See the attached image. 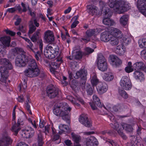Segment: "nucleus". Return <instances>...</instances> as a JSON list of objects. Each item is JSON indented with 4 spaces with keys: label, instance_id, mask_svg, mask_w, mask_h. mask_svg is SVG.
Wrapping results in <instances>:
<instances>
[{
    "label": "nucleus",
    "instance_id": "1",
    "mask_svg": "<svg viewBox=\"0 0 146 146\" xmlns=\"http://www.w3.org/2000/svg\"><path fill=\"white\" fill-rule=\"evenodd\" d=\"M71 110V108L67 104L62 103L54 105L53 109L54 114L57 116L61 117L63 120L66 121L69 124L70 122L69 115Z\"/></svg>",
    "mask_w": 146,
    "mask_h": 146
},
{
    "label": "nucleus",
    "instance_id": "2",
    "mask_svg": "<svg viewBox=\"0 0 146 146\" xmlns=\"http://www.w3.org/2000/svg\"><path fill=\"white\" fill-rule=\"evenodd\" d=\"M108 5L111 8H115L119 14L122 13L131 8L129 3L122 0H109Z\"/></svg>",
    "mask_w": 146,
    "mask_h": 146
},
{
    "label": "nucleus",
    "instance_id": "3",
    "mask_svg": "<svg viewBox=\"0 0 146 146\" xmlns=\"http://www.w3.org/2000/svg\"><path fill=\"white\" fill-rule=\"evenodd\" d=\"M28 69L24 71L25 76L31 78L35 77L38 76L40 72L35 60L29 57Z\"/></svg>",
    "mask_w": 146,
    "mask_h": 146
},
{
    "label": "nucleus",
    "instance_id": "4",
    "mask_svg": "<svg viewBox=\"0 0 146 146\" xmlns=\"http://www.w3.org/2000/svg\"><path fill=\"white\" fill-rule=\"evenodd\" d=\"M0 64L3 66L1 67L0 72L1 73V78L0 80L3 82H5L8 76V69L11 70L13 66L9 61L6 58H2L0 59Z\"/></svg>",
    "mask_w": 146,
    "mask_h": 146
},
{
    "label": "nucleus",
    "instance_id": "5",
    "mask_svg": "<svg viewBox=\"0 0 146 146\" xmlns=\"http://www.w3.org/2000/svg\"><path fill=\"white\" fill-rule=\"evenodd\" d=\"M29 60V57L24 54H19L15 59V64L17 66L19 67L25 66Z\"/></svg>",
    "mask_w": 146,
    "mask_h": 146
},
{
    "label": "nucleus",
    "instance_id": "6",
    "mask_svg": "<svg viewBox=\"0 0 146 146\" xmlns=\"http://www.w3.org/2000/svg\"><path fill=\"white\" fill-rule=\"evenodd\" d=\"M59 92L58 89L52 84L49 85L46 88L47 95L51 99L57 97Z\"/></svg>",
    "mask_w": 146,
    "mask_h": 146
},
{
    "label": "nucleus",
    "instance_id": "7",
    "mask_svg": "<svg viewBox=\"0 0 146 146\" xmlns=\"http://www.w3.org/2000/svg\"><path fill=\"white\" fill-rule=\"evenodd\" d=\"M120 84L123 89L126 90H130L132 87L130 80L125 76L122 78L120 82Z\"/></svg>",
    "mask_w": 146,
    "mask_h": 146
},
{
    "label": "nucleus",
    "instance_id": "8",
    "mask_svg": "<svg viewBox=\"0 0 146 146\" xmlns=\"http://www.w3.org/2000/svg\"><path fill=\"white\" fill-rule=\"evenodd\" d=\"M80 122L87 127H90L92 125V122L90 119L88 118L87 115H81L79 118Z\"/></svg>",
    "mask_w": 146,
    "mask_h": 146
},
{
    "label": "nucleus",
    "instance_id": "9",
    "mask_svg": "<svg viewBox=\"0 0 146 146\" xmlns=\"http://www.w3.org/2000/svg\"><path fill=\"white\" fill-rule=\"evenodd\" d=\"M44 39L47 42L51 43L54 42V37L52 31L48 30L44 32Z\"/></svg>",
    "mask_w": 146,
    "mask_h": 146
},
{
    "label": "nucleus",
    "instance_id": "10",
    "mask_svg": "<svg viewBox=\"0 0 146 146\" xmlns=\"http://www.w3.org/2000/svg\"><path fill=\"white\" fill-rule=\"evenodd\" d=\"M107 85L105 83L100 82L96 86V89L98 93L102 94L106 92L107 90Z\"/></svg>",
    "mask_w": 146,
    "mask_h": 146
},
{
    "label": "nucleus",
    "instance_id": "11",
    "mask_svg": "<svg viewBox=\"0 0 146 146\" xmlns=\"http://www.w3.org/2000/svg\"><path fill=\"white\" fill-rule=\"evenodd\" d=\"M89 13L92 15L97 16L99 15L98 8L95 5H90L87 6Z\"/></svg>",
    "mask_w": 146,
    "mask_h": 146
},
{
    "label": "nucleus",
    "instance_id": "12",
    "mask_svg": "<svg viewBox=\"0 0 146 146\" xmlns=\"http://www.w3.org/2000/svg\"><path fill=\"white\" fill-rule=\"evenodd\" d=\"M137 3V7L141 13L146 10V0H138Z\"/></svg>",
    "mask_w": 146,
    "mask_h": 146
},
{
    "label": "nucleus",
    "instance_id": "13",
    "mask_svg": "<svg viewBox=\"0 0 146 146\" xmlns=\"http://www.w3.org/2000/svg\"><path fill=\"white\" fill-rule=\"evenodd\" d=\"M87 75V71L84 68L77 71L74 77L75 79H78L79 78H85L86 77Z\"/></svg>",
    "mask_w": 146,
    "mask_h": 146
},
{
    "label": "nucleus",
    "instance_id": "14",
    "mask_svg": "<svg viewBox=\"0 0 146 146\" xmlns=\"http://www.w3.org/2000/svg\"><path fill=\"white\" fill-rule=\"evenodd\" d=\"M50 48L49 50H51L52 53L53 54L54 56L55 57L58 54L59 50L60 48L56 44H49L47 45Z\"/></svg>",
    "mask_w": 146,
    "mask_h": 146
},
{
    "label": "nucleus",
    "instance_id": "15",
    "mask_svg": "<svg viewBox=\"0 0 146 146\" xmlns=\"http://www.w3.org/2000/svg\"><path fill=\"white\" fill-rule=\"evenodd\" d=\"M71 135L73 140L74 142V146H81L79 143L80 142L81 137L79 135H76L73 133H72Z\"/></svg>",
    "mask_w": 146,
    "mask_h": 146
},
{
    "label": "nucleus",
    "instance_id": "16",
    "mask_svg": "<svg viewBox=\"0 0 146 146\" xmlns=\"http://www.w3.org/2000/svg\"><path fill=\"white\" fill-rule=\"evenodd\" d=\"M111 35L107 31H105L101 33L100 38L102 41L107 42L110 40Z\"/></svg>",
    "mask_w": 146,
    "mask_h": 146
},
{
    "label": "nucleus",
    "instance_id": "17",
    "mask_svg": "<svg viewBox=\"0 0 146 146\" xmlns=\"http://www.w3.org/2000/svg\"><path fill=\"white\" fill-rule=\"evenodd\" d=\"M114 126L113 128L117 131L119 135L124 139H126L127 137L125 134L123 133L122 130H120V128H119V125L116 122L114 123Z\"/></svg>",
    "mask_w": 146,
    "mask_h": 146
},
{
    "label": "nucleus",
    "instance_id": "18",
    "mask_svg": "<svg viewBox=\"0 0 146 146\" xmlns=\"http://www.w3.org/2000/svg\"><path fill=\"white\" fill-rule=\"evenodd\" d=\"M12 140L8 136H5L1 140H0V146H8L11 143Z\"/></svg>",
    "mask_w": 146,
    "mask_h": 146
},
{
    "label": "nucleus",
    "instance_id": "19",
    "mask_svg": "<svg viewBox=\"0 0 146 146\" xmlns=\"http://www.w3.org/2000/svg\"><path fill=\"white\" fill-rule=\"evenodd\" d=\"M111 61L113 63V64L115 67H118L122 64L121 60L116 56L112 55L111 57Z\"/></svg>",
    "mask_w": 146,
    "mask_h": 146
},
{
    "label": "nucleus",
    "instance_id": "20",
    "mask_svg": "<svg viewBox=\"0 0 146 146\" xmlns=\"http://www.w3.org/2000/svg\"><path fill=\"white\" fill-rule=\"evenodd\" d=\"M23 133L22 135L24 137L26 138H30L34 135L35 131L33 129L30 127L29 129H26Z\"/></svg>",
    "mask_w": 146,
    "mask_h": 146
},
{
    "label": "nucleus",
    "instance_id": "21",
    "mask_svg": "<svg viewBox=\"0 0 146 146\" xmlns=\"http://www.w3.org/2000/svg\"><path fill=\"white\" fill-rule=\"evenodd\" d=\"M0 40L5 46L7 47L9 46L11 41V38L9 36H5L1 37Z\"/></svg>",
    "mask_w": 146,
    "mask_h": 146
},
{
    "label": "nucleus",
    "instance_id": "22",
    "mask_svg": "<svg viewBox=\"0 0 146 146\" xmlns=\"http://www.w3.org/2000/svg\"><path fill=\"white\" fill-rule=\"evenodd\" d=\"M133 75L136 79H138L140 81H143L144 80V77L143 73L138 70H135Z\"/></svg>",
    "mask_w": 146,
    "mask_h": 146
},
{
    "label": "nucleus",
    "instance_id": "23",
    "mask_svg": "<svg viewBox=\"0 0 146 146\" xmlns=\"http://www.w3.org/2000/svg\"><path fill=\"white\" fill-rule=\"evenodd\" d=\"M36 138L38 142V146H42L44 143L43 137L40 131H38L37 132Z\"/></svg>",
    "mask_w": 146,
    "mask_h": 146
},
{
    "label": "nucleus",
    "instance_id": "24",
    "mask_svg": "<svg viewBox=\"0 0 146 146\" xmlns=\"http://www.w3.org/2000/svg\"><path fill=\"white\" fill-rule=\"evenodd\" d=\"M80 47L79 46L75 47L73 50V52L74 53H76L75 55L74 58L76 59H79L82 57V54L80 51Z\"/></svg>",
    "mask_w": 146,
    "mask_h": 146
},
{
    "label": "nucleus",
    "instance_id": "25",
    "mask_svg": "<svg viewBox=\"0 0 146 146\" xmlns=\"http://www.w3.org/2000/svg\"><path fill=\"white\" fill-rule=\"evenodd\" d=\"M50 48L48 46L44 51V54L45 57L49 59H53L55 57L54 56L53 54L52 53L51 50H49Z\"/></svg>",
    "mask_w": 146,
    "mask_h": 146
},
{
    "label": "nucleus",
    "instance_id": "26",
    "mask_svg": "<svg viewBox=\"0 0 146 146\" xmlns=\"http://www.w3.org/2000/svg\"><path fill=\"white\" fill-rule=\"evenodd\" d=\"M145 65L141 62L135 63L133 65V68L135 70H143L145 68Z\"/></svg>",
    "mask_w": 146,
    "mask_h": 146
},
{
    "label": "nucleus",
    "instance_id": "27",
    "mask_svg": "<svg viewBox=\"0 0 146 146\" xmlns=\"http://www.w3.org/2000/svg\"><path fill=\"white\" fill-rule=\"evenodd\" d=\"M125 51V46L122 44L119 45L117 46L116 50L117 54L119 55H122L124 54Z\"/></svg>",
    "mask_w": 146,
    "mask_h": 146
},
{
    "label": "nucleus",
    "instance_id": "28",
    "mask_svg": "<svg viewBox=\"0 0 146 146\" xmlns=\"http://www.w3.org/2000/svg\"><path fill=\"white\" fill-rule=\"evenodd\" d=\"M13 126L12 127L11 130L14 132V134L15 135H17L19 131L21 129L20 126L18 124L16 123L15 121L12 122Z\"/></svg>",
    "mask_w": 146,
    "mask_h": 146
},
{
    "label": "nucleus",
    "instance_id": "29",
    "mask_svg": "<svg viewBox=\"0 0 146 146\" xmlns=\"http://www.w3.org/2000/svg\"><path fill=\"white\" fill-rule=\"evenodd\" d=\"M93 103H94L96 105L100 108L102 107L103 104L101 102L99 98L96 95H94L93 96Z\"/></svg>",
    "mask_w": 146,
    "mask_h": 146
},
{
    "label": "nucleus",
    "instance_id": "30",
    "mask_svg": "<svg viewBox=\"0 0 146 146\" xmlns=\"http://www.w3.org/2000/svg\"><path fill=\"white\" fill-rule=\"evenodd\" d=\"M109 18L104 17L102 20L103 23L106 25L113 26L114 24V22Z\"/></svg>",
    "mask_w": 146,
    "mask_h": 146
},
{
    "label": "nucleus",
    "instance_id": "31",
    "mask_svg": "<svg viewBox=\"0 0 146 146\" xmlns=\"http://www.w3.org/2000/svg\"><path fill=\"white\" fill-rule=\"evenodd\" d=\"M103 79L107 81H111L113 78L114 76L113 74L111 73H105L103 76Z\"/></svg>",
    "mask_w": 146,
    "mask_h": 146
},
{
    "label": "nucleus",
    "instance_id": "32",
    "mask_svg": "<svg viewBox=\"0 0 146 146\" xmlns=\"http://www.w3.org/2000/svg\"><path fill=\"white\" fill-rule=\"evenodd\" d=\"M112 32L113 35L115 36V37L117 38H121L123 36L121 31L117 29L113 28V31Z\"/></svg>",
    "mask_w": 146,
    "mask_h": 146
},
{
    "label": "nucleus",
    "instance_id": "33",
    "mask_svg": "<svg viewBox=\"0 0 146 146\" xmlns=\"http://www.w3.org/2000/svg\"><path fill=\"white\" fill-rule=\"evenodd\" d=\"M121 126L122 127L123 129H125L127 132H132L133 131L132 127L131 125L123 123L120 126V127H121Z\"/></svg>",
    "mask_w": 146,
    "mask_h": 146
},
{
    "label": "nucleus",
    "instance_id": "34",
    "mask_svg": "<svg viewBox=\"0 0 146 146\" xmlns=\"http://www.w3.org/2000/svg\"><path fill=\"white\" fill-rule=\"evenodd\" d=\"M129 16L128 15H125L122 16L120 19L121 24L124 26L125 25L128 19Z\"/></svg>",
    "mask_w": 146,
    "mask_h": 146
},
{
    "label": "nucleus",
    "instance_id": "35",
    "mask_svg": "<svg viewBox=\"0 0 146 146\" xmlns=\"http://www.w3.org/2000/svg\"><path fill=\"white\" fill-rule=\"evenodd\" d=\"M104 15L105 17H110L113 14L112 11L108 7L105 8L104 10Z\"/></svg>",
    "mask_w": 146,
    "mask_h": 146
},
{
    "label": "nucleus",
    "instance_id": "36",
    "mask_svg": "<svg viewBox=\"0 0 146 146\" xmlns=\"http://www.w3.org/2000/svg\"><path fill=\"white\" fill-rule=\"evenodd\" d=\"M109 41L110 44L113 46L117 45L119 42L118 38L114 36L111 37Z\"/></svg>",
    "mask_w": 146,
    "mask_h": 146
},
{
    "label": "nucleus",
    "instance_id": "37",
    "mask_svg": "<svg viewBox=\"0 0 146 146\" xmlns=\"http://www.w3.org/2000/svg\"><path fill=\"white\" fill-rule=\"evenodd\" d=\"M104 63H106L105 57L102 54H99L98 58L97 65Z\"/></svg>",
    "mask_w": 146,
    "mask_h": 146
},
{
    "label": "nucleus",
    "instance_id": "38",
    "mask_svg": "<svg viewBox=\"0 0 146 146\" xmlns=\"http://www.w3.org/2000/svg\"><path fill=\"white\" fill-rule=\"evenodd\" d=\"M23 51L22 48L16 47L11 50V54L14 56L17 55L20 52Z\"/></svg>",
    "mask_w": 146,
    "mask_h": 146
},
{
    "label": "nucleus",
    "instance_id": "39",
    "mask_svg": "<svg viewBox=\"0 0 146 146\" xmlns=\"http://www.w3.org/2000/svg\"><path fill=\"white\" fill-rule=\"evenodd\" d=\"M59 127L62 132H68L70 131L69 128L67 125L61 124L59 125Z\"/></svg>",
    "mask_w": 146,
    "mask_h": 146
},
{
    "label": "nucleus",
    "instance_id": "40",
    "mask_svg": "<svg viewBox=\"0 0 146 146\" xmlns=\"http://www.w3.org/2000/svg\"><path fill=\"white\" fill-rule=\"evenodd\" d=\"M91 82L93 86H95L98 85V84L100 82H99L97 78L96 75L94 74L92 76Z\"/></svg>",
    "mask_w": 146,
    "mask_h": 146
},
{
    "label": "nucleus",
    "instance_id": "41",
    "mask_svg": "<svg viewBox=\"0 0 146 146\" xmlns=\"http://www.w3.org/2000/svg\"><path fill=\"white\" fill-rule=\"evenodd\" d=\"M98 67L100 70L103 72L107 70L108 68L107 63H104L98 65Z\"/></svg>",
    "mask_w": 146,
    "mask_h": 146
},
{
    "label": "nucleus",
    "instance_id": "42",
    "mask_svg": "<svg viewBox=\"0 0 146 146\" xmlns=\"http://www.w3.org/2000/svg\"><path fill=\"white\" fill-rule=\"evenodd\" d=\"M118 93L120 95L124 98L126 99L128 98V94L124 90L121 89H119Z\"/></svg>",
    "mask_w": 146,
    "mask_h": 146
},
{
    "label": "nucleus",
    "instance_id": "43",
    "mask_svg": "<svg viewBox=\"0 0 146 146\" xmlns=\"http://www.w3.org/2000/svg\"><path fill=\"white\" fill-rule=\"evenodd\" d=\"M138 43L140 48H146V38H143L141 40H139Z\"/></svg>",
    "mask_w": 146,
    "mask_h": 146
},
{
    "label": "nucleus",
    "instance_id": "44",
    "mask_svg": "<svg viewBox=\"0 0 146 146\" xmlns=\"http://www.w3.org/2000/svg\"><path fill=\"white\" fill-rule=\"evenodd\" d=\"M86 90L87 94L91 96L93 94L94 88H92L90 85H88L86 87Z\"/></svg>",
    "mask_w": 146,
    "mask_h": 146
},
{
    "label": "nucleus",
    "instance_id": "45",
    "mask_svg": "<svg viewBox=\"0 0 146 146\" xmlns=\"http://www.w3.org/2000/svg\"><path fill=\"white\" fill-rule=\"evenodd\" d=\"M95 34L94 29H90L87 30L86 32V34L87 37L90 38L91 36L94 35Z\"/></svg>",
    "mask_w": 146,
    "mask_h": 146
},
{
    "label": "nucleus",
    "instance_id": "46",
    "mask_svg": "<svg viewBox=\"0 0 146 146\" xmlns=\"http://www.w3.org/2000/svg\"><path fill=\"white\" fill-rule=\"evenodd\" d=\"M27 100L26 102V108L29 112V113L31 115L32 114V113L31 112V110H30V106L29 104V102H30V98H29V96L28 95L27 96Z\"/></svg>",
    "mask_w": 146,
    "mask_h": 146
},
{
    "label": "nucleus",
    "instance_id": "47",
    "mask_svg": "<svg viewBox=\"0 0 146 146\" xmlns=\"http://www.w3.org/2000/svg\"><path fill=\"white\" fill-rule=\"evenodd\" d=\"M29 24L33 26H34V25H35V27H38L39 25V24L37 23L36 18H32L29 21Z\"/></svg>",
    "mask_w": 146,
    "mask_h": 146
},
{
    "label": "nucleus",
    "instance_id": "48",
    "mask_svg": "<svg viewBox=\"0 0 146 146\" xmlns=\"http://www.w3.org/2000/svg\"><path fill=\"white\" fill-rule=\"evenodd\" d=\"M92 136L90 138L86 139L85 140L86 145V146H91L92 144Z\"/></svg>",
    "mask_w": 146,
    "mask_h": 146
},
{
    "label": "nucleus",
    "instance_id": "49",
    "mask_svg": "<svg viewBox=\"0 0 146 146\" xmlns=\"http://www.w3.org/2000/svg\"><path fill=\"white\" fill-rule=\"evenodd\" d=\"M36 28L35 26H33L29 24V34H31L36 30Z\"/></svg>",
    "mask_w": 146,
    "mask_h": 146
},
{
    "label": "nucleus",
    "instance_id": "50",
    "mask_svg": "<svg viewBox=\"0 0 146 146\" xmlns=\"http://www.w3.org/2000/svg\"><path fill=\"white\" fill-rule=\"evenodd\" d=\"M35 53V57L37 61H38L41 58V55L42 54V52L38 51Z\"/></svg>",
    "mask_w": 146,
    "mask_h": 146
},
{
    "label": "nucleus",
    "instance_id": "51",
    "mask_svg": "<svg viewBox=\"0 0 146 146\" xmlns=\"http://www.w3.org/2000/svg\"><path fill=\"white\" fill-rule=\"evenodd\" d=\"M106 142L109 143L112 146H118V145L115 142L110 139H107Z\"/></svg>",
    "mask_w": 146,
    "mask_h": 146
},
{
    "label": "nucleus",
    "instance_id": "52",
    "mask_svg": "<svg viewBox=\"0 0 146 146\" xmlns=\"http://www.w3.org/2000/svg\"><path fill=\"white\" fill-rule=\"evenodd\" d=\"M19 30L22 33L23 35L25 36L26 35H23L26 33V29L23 26H20L19 28Z\"/></svg>",
    "mask_w": 146,
    "mask_h": 146
},
{
    "label": "nucleus",
    "instance_id": "53",
    "mask_svg": "<svg viewBox=\"0 0 146 146\" xmlns=\"http://www.w3.org/2000/svg\"><path fill=\"white\" fill-rule=\"evenodd\" d=\"M86 77H85V78H80V85L83 87L85 86V84L86 82Z\"/></svg>",
    "mask_w": 146,
    "mask_h": 146
},
{
    "label": "nucleus",
    "instance_id": "54",
    "mask_svg": "<svg viewBox=\"0 0 146 146\" xmlns=\"http://www.w3.org/2000/svg\"><path fill=\"white\" fill-rule=\"evenodd\" d=\"M38 38V36L36 35L35 34H33L32 37L30 38L31 40L34 42H36Z\"/></svg>",
    "mask_w": 146,
    "mask_h": 146
},
{
    "label": "nucleus",
    "instance_id": "55",
    "mask_svg": "<svg viewBox=\"0 0 146 146\" xmlns=\"http://www.w3.org/2000/svg\"><path fill=\"white\" fill-rule=\"evenodd\" d=\"M122 105H118L114 106L113 107V109L114 111L115 112L118 111L119 109H122Z\"/></svg>",
    "mask_w": 146,
    "mask_h": 146
},
{
    "label": "nucleus",
    "instance_id": "56",
    "mask_svg": "<svg viewBox=\"0 0 146 146\" xmlns=\"http://www.w3.org/2000/svg\"><path fill=\"white\" fill-rule=\"evenodd\" d=\"M29 44L27 45V48L29 49L30 50L34 52V51L33 48V45L32 42L30 41L29 43Z\"/></svg>",
    "mask_w": 146,
    "mask_h": 146
},
{
    "label": "nucleus",
    "instance_id": "57",
    "mask_svg": "<svg viewBox=\"0 0 146 146\" xmlns=\"http://www.w3.org/2000/svg\"><path fill=\"white\" fill-rule=\"evenodd\" d=\"M5 31L7 34H9L12 36H14L16 34L15 32L8 29L5 30Z\"/></svg>",
    "mask_w": 146,
    "mask_h": 146
},
{
    "label": "nucleus",
    "instance_id": "58",
    "mask_svg": "<svg viewBox=\"0 0 146 146\" xmlns=\"http://www.w3.org/2000/svg\"><path fill=\"white\" fill-rule=\"evenodd\" d=\"M92 144L93 145H95V146H97L98 144V141L96 139L94 136H92Z\"/></svg>",
    "mask_w": 146,
    "mask_h": 146
},
{
    "label": "nucleus",
    "instance_id": "59",
    "mask_svg": "<svg viewBox=\"0 0 146 146\" xmlns=\"http://www.w3.org/2000/svg\"><path fill=\"white\" fill-rule=\"evenodd\" d=\"M140 143H137V142H135L134 141H132L131 142L130 146H140Z\"/></svg>",
    "mask_w": 146,
    "mask_h": 146
},
{
    "label": "nucleus",
    "instance_id": "60",
    "mask_svg": "<svg viewBox=\"0 0 146 146\" xmlns=\"http://www.w3.org/2000/svg\"><path fill=\"white\" fill-rule=\"evenodd\" d=\"M59 135L57 134H54V135H52V139L53 141H55L56 140H58L59 139Z\"/></svg>",
    "mask_w": 146,
    "mask_h": 146
},
{
    "label": "nucleus",
    "instance_id": "61",
    "mask_svg": "<svg viewBox=\"0 0 146 146\" xmlns=\"http://www.w3.org/2000/svg\"><path fill=\"white\" fill-rule=\"evenodd\" d=\"M133 68L131 67H126L125 68V70L127 73H129L133 71Z\"/></svg>",
    "mask_w": 146,
    "mask_h": 146
},
{
    "label": "nucleus",
    "instance_id": "62",
    "mask_svg": "<svg viewBox=\"0 0 146 146\" xmlns=\"http://www.w3.org/2000/svg\"><path fill=\"white\" fill-rule=\"evenodd\" d=\"M16 10V8L13 7L8 9L6 10V12H9V13H14Z\"/></svg>",
    "mask_w": 146,
    "mask_h": 146
},
{
    "label": "nucleus",
    "instance_id": "63",
    "mask_svg": "<svg viewBox=\"0 0 146 146\" xmlns=\"http://www.w3.org/2000/svg\"><path fill=\"white\" fill-rule=\"evenodd\" d=\"M86 51L87 52V54H90L94 52V49L90 48H86Z\"/></svg>",
    "mask_w": 146,
    "mask_h": 146
},
{
    "label": "nucleus",
    "instance_id": "64",
    "mask_svg": "<svg viewBox=\"0 0 146 146\" xmlns=\"http://www.w3.org/2000/svg\"><path fill=\"white\" fill-rule=\"evenodd\" d=\"M79 23V22L77 21H75L74 22L71 26V28H73L75 27Z\"/></svg>",
    "mask_w": 146,
    "mask_h": 146
}]
</instances>
